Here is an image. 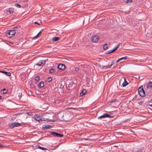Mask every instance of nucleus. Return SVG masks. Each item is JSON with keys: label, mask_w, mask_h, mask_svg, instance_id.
Segmentation results:
<instances>
[{"label": "nucleus", "mask_w": 152, "mask_h": 152, "mask_svg": "<svg viewBox=\"0 0 152 152\" xmlns=\"http://www.w3.org/2000/svg\"><path fill=\"white\" fill-rule=\"evenodd\" d=\"M15 33V30H11L8 31L6 33V36L7 37L11 38L13 37Z\"/></svg>", "instance_id": "1"}, {"label": "nucleus", "mask_w": 152, "mask_h": 152, "mask_svg": "<svg viewBox=\"0 0 152 152\" xmlns=\"http://www.w3.org/2000/svg\"><path fill=\"white\" fill-rule=\"evenodd\" d=\"M138 92L140 95L142 97H144L145 96V93L143 89L142 86H140L138 89Z\"/></svg>", "instance_id": "2"}, {"label": "nucleus", "mask_w": 152, "mask_h": 152, "mask_svg": "<svg viewBox=\"0 0 152 152\" xmlns=\"http://www.w3.org/2000/svg\"><path fill=\"white\" fill-rule=\"evenodd\" d=\"M21 125V124L19 123L13 122L9 124V126L11 128L18 127Z\"/></svg>", "instance_id": "3"}, {"label": "nucleus", "mask_w": 152, "mask_h": 152, "mask_svg": "<svg viewBox=\"0 0 152 152\" xmlns=\"http://www.w3.org/2000/svg\"><path fill=\"white\" fill-rule=\"evenodd\" d=\"M50 134H51L53 135L54 137H61L63 136V134H58L53 132H51Z\"/></svg>", "instance_id": "4"}, {"label": "nucleus", "mask_w": 152, "mask_h": 152, "mask_svg": "<svg viewBox=\"0 0 152 152\" xmlns=\"http://www.w3.org/2000/svg\"><path fill=\"white\" fill-rule=\"evenodd\" d=\"M113 118V116H110L109 114H107V113H104L102 115H101V116H100L98 118L99 119H102V118Z\"/></svg>", "instance_id": "5"}, {"label": "nucleus", "mask_w": 152, "mask_h": 152, "mask_svg": "<svg viewBox=\"0 0 152 152\" xmlns=\"http://www.w3.org/2000/svg\"><path fill=\"white\" fill-rule=\"evenodd\" d=\"M124 80V82L122 84V86L123 87H124L127 85L128 84V83L126 81V79L124 77H122L120 81H123Z\"/></svg>", "instance_id": "6"}, {"label": "nucleus", "mask_w": 152, "mask_h": 152, "mask_svg": "<svg viewBox=\"0 0 152 152\" xmlns=\"http://www.w3.org/2000/svg\"><path fill=\"white\" fill-rule=\"evenodd\" d=\"M45 63V61L44 60L39 61L37 64V65L39 66H44Z\"/></svg>", "instance_id": "7"}, {"label": "nucleus", "mask_w": 152, "mask_h": 152, "mask_svg": "<svg viewBox=\"0 0 152 152\" xmlns=\"http://www.w3.org/2000/svg\"><path fill=\"white\" fill-rule=\"evenodd\" d=\"M99 38L97 35L94 36L91 39L92 42H97L99 41Z\"/></svg>", "instance_id": "8"}, {"label": "nucleus", "mask_w": 152, "mask_h": 152, "mask_svg": "<svg viewBox=\"0 0 152 152\" xmlns=\"http://www.w3.org/2000/svg\"><path fill=\"white\" fill-rule=\"evenodd\" d=\"M34 118L36 120L39 122L42 121V120L41 119L40 116L39 115H35L34 116Z\"/></svg>", "instance_id": "9"}, {"label": "nucleus", "mask_w": 152, "mask_h": 152, "mask_svg": "<svg viewBox=\"0 0 152 152\" xmlns=\"http://www.w3.org/2000/svg\"><path fill=\"white\" fill-rule=\"evenodd\" d=\"M58 67V69L61 70H64L65 68V65L63 64H59Z\"/></svg>", "instance_id": "10"}, {"label": "nucleus", "mask_w": 152, "mask_h": 152, "mask_svg": "<svg viewBox=\"0 0 152 152\" xmlns=\"http://www.w3.org/2000/svg\"><path fill=\"white\" fill-rule=\"evenodd\" d=\"M114 61H113L112 62V64L111 65H108L107 66H103L102 68L104 69L110 68V67H111L114 64Z\"/></svg>", "instance_id": "11"}, {"label": "nucleus", "mask_w": 152, "mask_h": 152, "mask_svg": "<svg viewBox=\"0 0 152 152\" xmlns=\"http://www.w3.org/2000/svg\"><path fill=\"white\" fill-rule=\"evenodd\" d=\"M147 89H151L152 88V83L151 82L148 83L146 85Z\"/></svg>", "instance_id": "12"}, {"label": "nucleus", "mask_w": 152, "mask_h": 152, "mask_svg": "<svg viewBox=\"0 0 152 152\" xmlns=\"http://www.w3.org/2000/svg\"><path fill=\"white\" fill-rule=\"evenodd\" d=\"M42 127L44 130H46L51 128L52 126L49 125H43Z\"/></svg>", "instance_id": "13"}, {"label": "nucleus", "mask_w": 152, "mask_h": 152, "mask_svg": "<svg viewBox=\"0 0 152 152\" xmlns=\"http://www.w3.org/2000/svg\"><path fill=\"white\" fill-rule=\"evenodd\" d=\"M0 72H1L2 73H5V75L7 76H10L11 75V74L10 72H7L4 71H0Z\"/></svg>", "instance_id": "14"}, {"label": "nucleus", "mask_w": 152, "mask_h": 152, "mask_svg": "<svg viewBox=\"0 0 152 152\" xmlns=\"http://www.w3.org/2000/svg\"><path fill=\"white\" fill-rule=\"evenodd\" d=\"M86 92L87 91L86 89H83L81 93H80V96H83V95H85L86 93Z\"/></svg>", "instance_id": "15"}, {"label": "nucleus", "mask_w": 152, "mask_h": 152, "mask_svg": "<svg viewBox=\"0 0 152 152\" xmlns=\"http://www.w3.org/2000/svg\"><path fill=\"white\" fill-rule=\"evenodd\" d=\"M39 87L42 88L44 86V83L43 82H40L38 85Z\"/></svg>", "instance_id": "16"}, {"label": "nucleus", "mask_w": 152, "mask_h": 152, "mask_svg": "<svg viewBox=\"0 0 152 152\" xmlns=\"http://www.w3.org/2000/svg\"><path fill=\"white\" fill-rule=\"evenodd\" d=\"M34 23L38 24V25H40L42 24V22H41V20H38L37 21V22H34Z\"/></svg>", "instance_id": "17"}, {"label": "nucleus", "mask_w": 152, "mask_h": 152, "mask_svg": "<svg viewBox=\"0 0 152 152\" xmlns=\"http://www.w3.org/2000/svg\"><path fill=\"white\" fill-rule=\"evenodd\" d=\"M59 37H54L53 39L52 40L53 41H57L59 39Z\"/></svg>", "instance_id": "18"}, {"label": "nucleus", "mask_w": 152, "mask_h": 152, "mask_svg": "<svg viewBox=\"0 0 152 152\" xmlns=\"http://www.w3.org/2000/svg\"><path fill=\"white\" fill-rule=\"evenodd\" d=\"M103 48L104 50H107L108 48V46L107 44H105L104 45Z\"/></svg>", "instance_id": "19"}, {"label": "nucleus", "mask_w": 152, "mask_h": 152, "mask_svg": "<svg viewBox=\"0 0 152 152\" xmlns=\"http://www.w3.org/2000/svg\"><path fill=\"white\" fill-rule=\"evenodd\" d=\"M54 70L53 68H51L49 70V73L52 74L54 72Z\"/></svg>", "instance_id": "20"}, {"label": "nucleus", "mask_w": 152, "mask_h": 152, "mask_svg": "<svg viewBox=\"0 0 152 152\" xmlns=\"http://www.w3.org/2000/svg\"><path fill=\"white\" fill-rule=\"evenodd\" d=\"M113 52V51L112 50H109L107 51L106 52V54H108L111 53H112Z\"/></svg>", "instance_id": "21"}, {"label": "nucleus", "mask_w": 152, "mask_h": 152, "mask_svg": "<svg viewBox=\"0 0 152 152\" xmlns=\"http://www.w3.org/2000/svg\"><path fill=\"white\" fill-rule=\"evenodd\" d=\"M128 58V57L127 56L124 57H123L120 58V61H121L122 60H126Z\"/></svg>", "instance_id": "22"}, {"label": "nucleus", "mask_w": 152, "mask_h": 152, "mask_svg": "<svg viewBox=\"0 0 152 152\" xmlns=\"http://www.w3.org/2000/svg\"><path fill=\"white\" fill-rule=\"evenodd\" d=\"M14 9L13 8H10L9 9V11L10 13H12L13 12Z\"/></svg>", "instance_id": "23"}, {"label": "nucleus", "mask_w": 152, "mask_h": 152, "mask_svg": "<svg viewBox=\"0 0 152 152\" xmlns=\"http://www.w3.org/2000/svg\"><path fill=\"white\" fill-rule=\"evenodd\" d=\"M41 31H40L36 36L33 37L34 38L36 39L38 38L39 36V34H41Z\"/></svg>", "instance_id": "24"}, {"label": "nucleus", "mask_w": 152, "mask_h": 152, "mask_svg": "<svg viewBox=\"0 0 152 152\" xmlns=\"http://www.w3.org/2000/svg\"><path fill=\"white\" fill-rule=\"evenodd\" d=\"M15 6L18 8H20L21 7L20 4H15Z\"/></svg>", "instance_id": "25"}, {"label": "nucleus", "mask_w": 152, "mask_h": 152, "mask_svg": "<svg viewBox=\"0 0 152 152\" xmlns=\"http://www.w3.org/2000/svg\"><path fill=\"white\" fill-rule=\"evenodd\" d=\"M47 120V121H49L50 122H55V120H54L52 119H46V120H45V121Z\"/></svg>", "instance_id": "26"}, {"label": "nucleus", "mask_w": 152, "mask_h": 152, "mask_svg": "<svg viewBox=\"0 0 152 152\" xmlns=\"http://www.w3.org/2000/svg\"><path fill=\"white\" fill-rule=\"evenodd\" d=\"M39 76H36L35 78V80L36 81H37L39 80Z\"/></svg>", "instance_id": "27"}, {"label": "nucleus", "mask_w": 152, "mask_h": 152, "mask_svg": "<svg viewBox=\"0 0 152 152\" xmlns=\"http://www.w3.org/2000/svg\"><path fill=\"white\" fill-rule=\"evenodd\" d=\"M38 147H39V148L40 149L42 150H45L47 149L46 148H45L44 147H41L40 146H39Z\"/></svg>", "instance_id": "28"}, {"label": "nucleus", "mask_w": 152, "mask_h": 152, "mask_svg": "<svg viewBox=\"0 0 152 152\" xmlns=\"http://www.w3.org/2000/svg\"><path fill=\"white\" fill-rule=\"evenodd\" d=\"M3 94H5L7 92V89H4L3 90Z\"/></svg>", "instance_id": "29"}, {"label": "nucleus", "mask_w": 152, "mask_h": 152, "mask_svg": "<svg viewBox=\"0 0 152 152\" xmlns=\"http://www.w3.org/2000/svg\"><path fill=\"white\" fill-rule=\"evenodd\" d=\"M52 78L51 77H49L48 79V82H50L52 80Z\"/></svg>", "instance_id": "30"}, {"label": "nucleus", "mask_w": 152, "mask_h": 152, "mask_svg": "<svg viewBox=\"0 0 152 152\" xmlns=\"http://www.w3.org/2000/svg\"><path fill=\"white\" fill-rule=\"evenodd\" d=\"M118 48L117 47H115L112 50L113 52H115L116 50Z\"/></svg>", "instance_id": "31"}, {"label": "nucleus", "mask_w": 152, "mask_h": 152, "mask_svg": "<svg viewBox=\"0 0 152 152\" xmlns=\"http://www.w3.org/2000/svg\"><path fill=\"white\" fill-rule=\"evenodd\" d=\"M132 2V0H127L126 2L127 3H130Z\"/></svg>", "instance_id": "32"}, {"label": "nucleus", "mask_w": 152, "mask_h": 152, "mask_svg": "<svg viewBox=\"0 0 152 152\" xmlns=\"http://www.w3.org/2000/svg\"><path fill=\"white\" fill-rule=\"evenodd\" d=\"M20 26H16L14 27L13 28L14 29V30H15V31H16V29L18 28H19Z\"/></svg>", "instance_id": "33"}, {"label": "nucleus", "mask_w": 152, "mask_h": 152, "mask_svg": "<svg viewBox=\"0 0 152 152\" xmlns=\"http://www.w3.org/2000/svg\"><path fill=\"white\" fill-rule=\"evenodd\" d=\"M75 70L77 71H78L79 70V69L77 67L75 69Z\"/></svg>", "instance_id": "34"}, {"label": "nucleus", "mask_w": 152, "mask_h": 152, "mask_svg": "<svg viewBox=\"0 0 152 152\" xmlns=\"http://www.w3.org/2000/svg\"><path fill=\"white\" fill-rule=\"evenodd\" d=\"M116 101V100L115 99H114V100H112L111 101V102H115Z\"/></svg>", "instance_id": "35"}, {"label": "nucleus", "mask_w": 152, "mask_h": 152, "mask_svg": "<svg viewBox=\"0 0 152 152\" xmlns=\"http://www.w3.org/2000/svg\"><path fill=\"white\" fill-rule=\"evenodd\" d=\"M4 146V145H2L1 144H0V148H1L3 147Z\"/></svg>", "instance_id": "36"}, {"label": "nucleus", "mask_w": 152, "mask_h": 152, "mask_svg": "<svg viewBox=\"0 0 152 152\" xmlns=\"http://www.w3.org/2000/svg\"><path fill=\"white\" fill-rule=\"evenodd\" d=\"M120 61V58H119L117 61H116V63H118Z\"/></svg>", "instance_id": "37"}, {"label": "nucleus", "mask_w": 152, "mask_h": 152, "mask_svg": "<svg viewBox=\"0 0 152 152\" xmlns=\"http://www.w3.org/2000/svg\"><path fill=\"white\" fill-rule=\"evenodd\" d=\"M120 43H119L118 45L117 46H116L118 48L119 46H120Z\"/></svg>", "instance_id": "38"}, {"label": "nucleus", "mask_w": 152, "mask_h": 152, "mask_svg": "<svg viewBox=\"0 0 152 152\" xmlns=\"http://www.w3.org/2000/svg\"><path fill=\"white\" fill-rule=\"evenodd\" d=\"M1 96H0V99H1Z\"/></svg>", "instance_id": "39"}, {"label": "nucleus", "mask_w": 152, "mask_h": 152, "mask_svg": "<svg viewBox=\"0 0 152 152\" xmlns=\"http://www.w3.org/2000/svg\"><path fill=\"white\" fill-rule=\"evenodd\" d=\"M29 113H28V114Z\"/></svg>", "instance_id": "40"}, {"label": "nucleus", "mask_w": 152, "mask_h": 152, "mask_svg": "<svg viewBox=\"0 0 152 152\" xmlns=\"http://www.w3.org/2000/svg\"><path fill=\"white\" fill-rule=\"evenodd\" d=\"M151 106L152 107V104H151Z\"/></svg>", "instance_id": "41"}, {"label": "nucleus", "mask_w": 152, "mask_h": 152, "mask_svg": "<svg viewBox=\"0 0 152 152\" xmlns=\"http://www.w3.org/2000/svg\"><path fill=\"white\" fill-rule=\"evenodd\" d=\"M151 82L152 83V82Z\"/></svg>", "instance_id": "42"}]
</instances>
